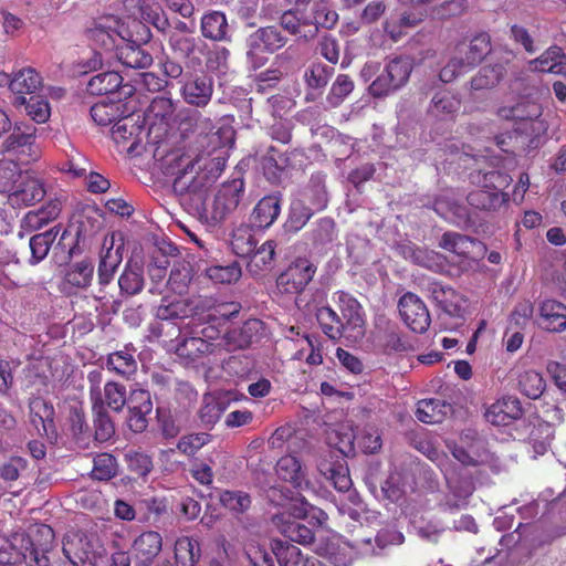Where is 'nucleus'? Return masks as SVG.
Instances as JSON below:
<instances>
[{"mask_svg":"<svg viewBox=\"0 0 566 566\" xmlns=\"http://www.w3.org/2000/svg\"><path fill=\"white\" fill-rule=\"evenodd\" d=\"M211 155L208 154L207 157L203 154L198 155L191 163V168L198 165L200 171L196 176L189 177L187 169H185L172 184V190L180 198V201L193 205L197 210L203 206L210 187L218 179L226 165L223 157Z\"/></svg>","mask_w":566,"mask_h":566,"instance_id":"obj_1","label":"nucleus"},{"mask_svg":"<svg viewBox=\"0 0 566 566\" xmlns=\"http://www.w3.org/2000/svg\"><path fill=\"white\" fill-rule=\"evenodd\" d=\"M36 534L44 543L36 544L30 535H17L13 541L0 537V564L25 566H49L48 552L51 549L54 532L51 526L42 524Z\"/></svg>","mask_w":566,"mask_h":566,"instance_id":"obj_2","label":"nucleus"},{"mask_svg":"<svg viewBox=\"0 0 566 566\" xmlns=\"http://www.w3.org/2000/svg\"><path fill=\"white\" fill-rule=\"evenodd\" d=\"M289 42V38L277 25H266L256 29L245 41V56L248 64L252 70H258L265 65L268 57L264 53L273 54L283 49Z\"/></svg>","mask_w":566,"mask_h":566,"instance_id":"obj_3","label":"nucleus"},{"mask_svg":"<svg viewBox=\"0 0 566 566\" xmlns=\"http://www.w3.org/2000/svg\"><path fill=\"white\" fill-rule=\"evenodd\" d=\"M413 70V64L408 56H395L389 59L382 71L368 87L369 94L374 97L388 96L403 87Z\"/></svg>","mask_w":566,"mask_h":566,"instance_id":"obj_4","label":"nucleus"},{"mask_svg":"<svg viewBox=\"0 0 566 566\" xmlns=\"http://www.w3.org/2000/svg\"><path fill=\"white\" fill-rule=\"evenodd\" d=\"M63 554L74 566H97L105 548L95 534L82 532L69 535L63 541Z\"/></svg>","mask_w":566,"mask_h":566,"instance_id":"obj_5","label":"nucleus"},{"mask_svg":"<svg viewBox=\"0 0 566 566\" xmlns=\"http://www.w3.org/2000/svg\"><path fill=\"white\" fill-rule=\"evenodd\" d=\"M444 478L448 489L442 502L444 510L453 512L467 507L475 490L472 473L462 468H453L444 473Z\"/></svg>","mask_w":566,"mask_h":566,"instance_id":"obj_6","label":"nucleus"},{"mask_svg":"<svg viewBox=\"0 0 566 566\" xmlns=\"http://www.w3.org/2000/svg\"><path fill=\"white\" fill-rule=\"evenodd\" d=\"M339 20V15L332 0H314L310 10L305 12L307 29L301 39L308 42L317 38L321 31L333 30Z\"/></svg>","mask_w":566,"mask_h":566,"instance_id":"obj_7","label":"nucleus"},{"mask_svg":"<svg viewBox=\"0 0 566 566\" xmlns=\"http://www.w3.org/2000/svg\"><path fill=\"white\" fill-rule=\"evenodd\" d=\"M35 133L36 128L33 125L28 124H14L11 125L9 135L3 139L1 144V151L7 154H14L18 157L27 156L30 160H35L39 157V150L35 145Z\"/></svg>","mask_w":566,"mask_h":566,"instance_id":"obj_8","label":"nucleus"},{"mask_svg":"<svg viewBox=\"0 0 566 566\" xmlns=\"http://www.w3.org/2000/svg\"><path fill=\"white\" fill-rule=\"evenodd\" d=\"M184 101L196 107H206L213 94V78L207 73H187L179 81Z\"/></svg>","mask_w":566,"mask_h":566,"instance_id":"obj_9","label":"nucleus"},{"mask_svg":"<svg viewBox=\"0 0 566 566\" xmlns=\"http://www.w3.org/2000/svg\"><path fill=\"white\" fill-rule=\"evenodd\" d=\"M316 266L307 259L297 258L276 277V286L283 293H301L313 280Z\"/></svg>","mask_w":566,"mask_h":566,"instance_id":"obj_10","label":"nucleus"},{"mask_svg":"<svg viewBox=\"0 0 566 566\" xmlns=\"http://www.w3.org/2000/svg\"><path fill=\"white\" fill-rule=\"evenodd\" d=\"M244 195V182L241 178H234L226 182L218 190L211 206L210 219L217 224L234 211Z\"/></svg>","mask_w":566,"mask_h":566,"instance_id":"obj_11","label":"nucleus"},{"mask_svg":"<svg viewBox=\"0 0 566 566\" xmlns=\"http://www.w3.org/2000/svg\"><path fill=\"white\" fill-rule=\"evenodd\" d=\"M398 308L402 321L412 332H427L431 318L426 304L418 295L407 292L400 297Z\"/></svg>","mask_w":566,"mask_h":566,"instance_id":"obj_12","label":"nucleus"},{"mask_svg":"<svg viewBox=\"0 0 566 566\" xmlns=\"http://www.w3.org/2000/svg\"><path fill=\"white\" fill-rule=\"evenodd\" d=\"M496 115L505 120L530 123L532 130L537 134L546 129L544 122L539 120L542 106L534 101L521 99L514 105L501 106L497 108Z\"/></svg>","mask_w":566,"mask_h":566,"instance_id":"obj_13","label":"nucleus"},{"mask_svg":"<svg viewBox=\"0 0 566 566\" xmlns=\"http://www.w3.org/2000/svg\"><path fill=\"white\" fill-rule=\"evenodd\" d=\"M87 91L93 95H108L113 99H125L133 95L134 87L123 84L118 72L107 71L92 76L87 83Z\"/></svg>","mask_w":566,"mask_h":566,"instance_id":"obj_14","label":"nucleus"},{"mask_svg":"<svg viewBox=\"0 0 566 566\" xmlns=\"http://www.w3.org/2000/svg\"><path fill=\"white\" fill-rule=\"evenodd\" d=\"M86 34L92 42L105 51L117 49V46H120L117 44V39L124 41V38L129 35L125 25L113 18L95 22L94 25L87 30Z\"/></svg>","mask_w":566,"mask_h":566,"instance_id":"obj_15","label":"nucleus"},{"mask_svg":"<svg viewBox=\"0 0 566 566\" xmlns=\"http://www.w3.org/2000/svg\"><path fill=\"white\" fill-rule=\"evenodd\" d=\"M221 505L237 515L238 522L249 532L258 528V522L244 514L251 507L252 500L249 493L241 490H223L219 493Z\"/></svg>","mask_w":566,"mask_h":566,"instance_id":"obj_16","label":"nucleus"},{"mask_svg":"<svg viewBox=\"0 0 566 566\" xmlns=\"http://www.w3.org/2000/svg\"><path fill=\"white\" fill-rule=\"evenodd\" d=\"M45 193L43 182L30 171L24 170L8 200L12 206L28 207L41 201Z\"/></svg>","mask_w":566,"mask_h":566,"instance_id":"obj_17","label":"nucleus"},{"mask_svg":"<svg viewBox=\"0 0 566 566\" xmlns=\"http://www.w3.org/2000/svg\"><path fill=\"white\" fill-rule=\"evenodd\" d=\"M428 292L437 306L451 317H462L464 297L450 286L433 282L428 285Z\"/></svg>","mask_w":566,"mask_h":566,"instance_id":"obj_18","label":"nucleus"},{"mask_svg":"<svg viewBox=\"0 0 566 566\" xmlns=\"http://www.w3.org/2000/svg\"><path fill=\"white\" fill-rule=\"evenodd\" d=\"M524 413L522 403L517 397L506 396L499 399L485 411V419L495 426H507L512 421L522 418Z\"/></svg>","mask_w":566,"mask_h":566,"instance_id":"obj_19","label":"nucleus"},{"mask_svg":"<svg viewBox=\"0 0 566 566\" xmlns=\"http://www.w3.org/2000/svg\"><path fill=\"white\" fill-rule=\"evenodd\" d=\"M450 453L464 467H480L488 462L489 454L481 439L472 437L471 443L448 444Z\"/></svg>","mask_w":566,"mask_h":566,"instance_id":"obj_20","label":"nucleus"},{"mask_svg":"<svg viewBox=\"0 0 566 566\" xmlns=\"http://www.w3.org/2000/svg\"><path fill=\"white\" fill-rule=\"evenodd\" d=\"M172 53L182 60L200 62L207 44L193 34L170 33L168 39Z\"/></svg>","mask_w":566,"mask_h":566,"instance_id":"obj_21","label":"nucleus"},{"mask_svg":"<svg viewBox=\"0 0 566 566\" xmlns=\"http://www.w3.org/2000/svg\"><path fill=\"white\" fill-rule=\"evenodd\" d=\"M126 2L138 10L143 22L150 23L160 33L165 34L170 30L169 19L158 2L150 0H126Z\"/></svg>","mask_w":566,"mask_h":566,"instance_id":"obj_22","label":"nucleus"},{"mask_svg":"<svg viewBox=\"0 0 566 566\" xmlns=\"http://www.w3.org/2000/svg\"><path fill=\"white\" fill-rule=\"evenodd\" d=\"M126 2L138 10L143 22L150 23L160 33L165 34L170 30L169 19L158 2L150 0H126Z\"/></svg>","mask_w":566,"mask_h":566,"instance_id":"obj_23","label":"nucleus"},{"mask_svg":"<svg viewBox=\"0 0 566 566\" xmlns=\"http://www.w3.org/2000/svg\"><path fill=\"white\" fill-rule=\"evenodd\" d=\"M200 30L203 38L216 42H230L231 29L221 11H211L201 18Z\"/></svg>","mask_w":566,"mask_h":566,"instance_id":"obj_24","label":"nucleus"},{"mask_svg":"<svg viewBox=\"0 0 566 566\" xmlns=\"http://www.w3.org/2000/svg\"><path fill=\"white\" fill-rule=\"evenodd\" d=\"M126 113H128V107L123 99H111L109 97L95 103L90 109L92 119L99 126L114 125Z\"/></svg>","mask_w":566,"mask_h":566,"instance_id":"obj_25","label":"nucleus"},{"mask_svg":"<svg viewBox=\"0 0 566 566\" xmlns=\"http://www.w3.org/2000/svg\"><path fill=\"white\" fill-rule=\"evenodd\" d=\"M144 45L142 43L123 41V44L117 46L116 56L126 67L147 69L153 64L154 59Z\"/></svg>","mask_w":566,"mask_h":566,"instance_id":"obj_26","label":"nucleus"},{"mask_svg":"<svg viewBox=\"0 0 566 566\" xmlns=\"http://www.w3.org/2000/svg\"><path fill=\"white\" fill-rule=\"evenodd\" d=\"M67 264L64 273V283L75 290L88 289L94 277V261L90 258H84Z\"/></svg>","mask_w":566,"mask_h":566,"instance_id":"obj_27","label":"nucleus"},{"mask_svg":"<svg viewBox=\"0 0 566 566\" xmlns=\"http://www.w3.org/2000/svg\"><path fill=\"white\" fill-rule=\"evenodd\" d=\"M30 418L40 434L49 436L54 431V407L41 397H35L29 402Z\"/></svg>","mask_w":566,"mask_h":566,"instance_id":"obj_28","label":"nucleus"},{"mask_svg":"<svg viewBox=\"0 0 566 566\" xmlns=\"http://www.w3.org/2000/svg\"><path fill=\"white\" fill-rule=\"evenodd\" d=\"M136 349L126 345L123 349L111 353L106 358V368L125 379H129L137 373L138 364L135 358Z\"/></svg>","mask_w":566,"mask_h":566,"instance_id":"obj_29","label":"nucleus"},{"mask_svg":"<svg viewBox=\"0 0 566 566\" xmlns=\"http://www.w3.org/2000/svg\"><path fill=\"white\" fill-rule=\"evenodd\" d=\"M281 212V196L277 193L263 197L254 207L251 223L260 229L269 228Z\"/></svg>","mask_w":566,"mask_h":566,"instance_id":"obj_30","label":"nucleus"},{"mask_svg":"<svg viewBox=\"0 0 566 566\" xmlns=\"http://www.w3.org/2000/svg\"><path fill=\"white\" fill-rule=\"evenodd\" d=\"M273 522L282 535L286 537V542L310 545L315 539L314 531L311 527L291 517L285 518L284 515H275Z\"/></svg>","mask_w":566,"mask_h":566,"instance_id":"obj_31","label":"nucleus"},{"mask_svg":"<svg viewBox=\"0 0 566 566\" xmlns=\"http://www.w3.org/2000/svg\"><path fill=\"white\" fill-rule=\"evenodd\" d=\"M509 193L504 191L490 190L481 187L471 191L468 197V203L481 211H497L509 202Z\"/></svg>","mask_w":566,"mask_h":566,"instance_id":"obj_32","label":"nucleus"},{"mask_svg":"<svg viewBox=\"0 0 566 566\" xmlns=\"http://www.w3.org/2000/svg\"><path fill=\"white\" fill-rule=\"evenodd\" d=\"M539 325L549 332L566 328V305L555 300H546L539 307Z\"/></svg>","mask_w":566,"mask_h":566,"instance_id":"obj_33","label":"nucleus"},{"mask_svg":"<svg viewBox=\"0 0 566 566\" xmlns=\"http://www.w3.org/2000/svg\"><path fill=\"white\" fill-rule=\"evenodd\" d=\"M532 71L549 72L554 74H566V54L562 48L553 45L538 57L530 62Z\"/></svg>","mask_w":566,"mask_h":566,"instance_id":"obj_34","label":"nucleus"},{"mask_svg":"<svg viewBox=\"0 0 566 566\" xmlns=\"http://www.w3.org/2000/svg\"><path fill=\"white\" fill-rule=\"evenodd\" d=\"M452 412L453 407L451 402L431 398L418 402L416 417L424 423H440Z\"/></svg>","mask_w":566,"mask_h":566,"instance_id":"obj_35","label":"nucleus"},{"mask_svg":"<svg viewBox=\"0 0 566 566\" xmlns=\"http://www.w3.org/2000/svg\"><path fill=\"white\" fill-rule=\"evenodd\" d=\"M337 303L342 313V318L347 328L358 329L361 333L364 326V314L359 302L349 293L338 292Z\"/></svg>","mask_w":566,"mask_h":566,"instance_id":"obj_36","label":"nucleus"},{"mask_svg":"<svg viewBox=\"0 0 566 566\" xmlns=\"http://www.w3.org/2000/svg\"><path fill=\"white\" fill-rule=\"evenodd\" d=\"M319 473L339 492H347L350 490L353 483L349 476V470L344 461H327L322 460L317 464Z\"/></svg>","mask_w":566,"mask_h":566,"instance_id":"obj_37","label":"nucleus"},{"mask_svg":"<svg viewBox=\"0 0 566 566\" xmlns=\"http://www.w3.org/2000/svg\"><path fill=\"white\" fill-rule=\"evenodd\" d=\"M69 432L74 443L81 449L90 447L92 433L82 408L72 406L67 416Z\"/></svg>","mask_w":566,"mask_h":566,"instance_id":"obj_38","label":"nucleus"},{"mask_svg":"<svg viewBox=\"0 0 566 566\" xmlns=\"http://www.w3.org/2000/svg\"><path fill=\"white\" fill-rule=\"evenodd\" d=\"M461 108V98L450 91H440L431 99L428 112L441 119L453 118Z\"/></svg>","mask_w":566,"mask_h":566,"instance_id":"obj_39","label":"nucleus"},{"mask_svg":"<svg viewBox=\"0 0 566 566\" xmlns=\"http://www.w3.org/2000/svg\"><path fill=\"white\" fill-rule=\"evenodd\" d=\"M144 268L137 262L129 260L118 277L120 293L126 296H134L144 287Z\"/></svg>","mask_w":566,"mask_h":566,"instance_id":"obj_40","label":"nucleus"},{"mask_svg":"<svg viewBox=\"0 0 566 566\" xmlns=\"http://www.w3.org/2000/svg\"><path fill=\"white\" fill-rule=\"evenodd\" d=\"M93 428L92 434L94 441L98 443L109 441L115 434V423L102 402L92 403Z\"/></svg>","mask_w":566,"mask_h":566,"instance_id":"obj_41","label":"nucleus"},{"mask_svg":"<svg viewBox=\"0 0 566 566\" xmlns=\"http://www.w3.org/2000/svg\"><path fill=\"white\" fill-rule=\"evenodd\" d=\"M114 242L112 241L111 247L106 248L99 258V263L97 268V279L101 289L108 285L114 274L122 263V247L113 248Z\"/></svg>","mask_w":566,"mask_h":566,"instance_id":"obj_42","label":"nucleus"},{"mask_svg":"<svg viewBox=\"0 0 566 566\" xmlns=\"http://www.w3.org/2000/svg\"><path fill=\"white\" fill-rule=\"evenodd\" d=\"M506 67L504 63L484 65L471 78L470 86L473 91L494 88L504 78Z\"/></svg>","mask_w":566,"mask_h":566,"instance_id":"obj_43","label":"nucleus"},{"mask_svg":"<svg viewBox=\"0 0 566 566\" xmlns=\"http://www.w3.org/2000/svg\"><path fill=\"white\" fill-rule=\"evenodd\" d=\"M163 538L158 532L148 531L142 533L133 544V549L139 560L153 563L155 557L161 552Z\"/></svg>","mask_w":566,"mask_h":566,"instance_id":"obj_44","label":"nucleus"},{"mask_svg":"<svg viewBox=\"0 0 566 566\" xmlns=\"http://www.w3.org/2000/svg\"><path fill=\"white\" fill-rule=\"evenodd\" d=\"M275 248L276 243L274 240H268L259 248H255L248 263L249 271L254 275L271 271L275 262Z\"/></svg>","mask_w":566,"mask_h":566,"instance_id":"obj_45","label":"nucleus"},{"mask_svg":"<svg viewBox=\"0 0 566 566\" xmlns=\"http://www.w3.org/2000/svg\"><path fill=\"white\" fill-rule=\"evenodd\" d=\"M59 232L60 228L53 227L30 238L29 247L31 251V258L29 259V263L31 265H35L46 258L51 247L56 240Z\"/></svg>","mask_w":566,"mask_h":566,"instance_id":"obj_46","label":"nucleus"},{"mask_svg":"<svg viewBox=\"0 0 566 566\" xmlns=\"http://www.w3.org/2000/svg\"><path fill=\"white\" fill-rule=\"evenodd\" d=\"M263 332V323L258 318L247 319L239 328L228 333V338L232 340L237 347L247 348L253 342H256Z\"/></svg>","mask_w":566,"mask_h":566,"instance_id":"obj_47","label":"nucleus"},{"mask_svg":"<svg viewBox=\"0 0 566 566\" xmlns=\"http://www.w3.org/2000/svg\"><path fill=\"white\" fill-rule=\"evenodd\" d=\"M41 76L34 69H22L14 74L10 82V90L18 96L33 95L41 86Z\"/></svg>","mask_w":566,"mask_h":566,"instance_id":"obj_48","label":"nucleus"},{"mask_svg":"<svg viewBox=\"0 0 566 566\" xmlns=\"http://www.w3.org/2000/svg\"><path fill=\"white\" fill-rule=\"evenodd\" d=\"M483 247V244L471 237L458 232H444L440 239L439 247L453 252L460 256H468L474 247Z\"/></svg>","mask_w":566,"mask_h":566,"instance_id":"obj_49","label":"nucleus"},{"mask_svg":"<svg viewBox=\"0 0 566 566\" xmlns=\"http://www.w3.org/2000/svg\"><path fill=\"white\" fill-rule=\"evenodd\" d=\"M491 38L488 33L475 35L469 44H459L457 53H464L468 56V64L478 65L491 52Z\"/></svg>","mask_w":566,"mask_h":566,"instance_id":"obj_50","label":"nucleus"},{"mask_svg":"<svg viewBox=\"0 0 566 566\" xmlns=\"http://www.w3.org/2000/svg\"><path fill=\"white\" fill-rule=\"evenodd\" d=\"M14 105H23L25 113L35 123H45L51 115V108L48 99L44 96L33 94L29 97H15Z\"/></svg>","mask_w":566,"mask_h":566,"instance_id":"obj_51","label":"nucleus"},{"mask_svg":"<svg viewBox=\"0 0 566 566\" xmlns=\"http://www.w3.org/2000/svg\"><path fill=\"white\" fill-rule=\"evenodd\" d=\"M316 318L323 333L334 340L339 339L347 328L343 318L329 306L319 307Z\"/></svg>","mask_w":566,"mask_h":566,"instance_id":"obj_52","label":"nucleus"},{"mask_svg":"<svg viewBox=\"0 0 566 566\" xmlns=\"http://www.w3.org/2000/svg\"><path fill=\"white\" fill-rule=\"evenodd\" d=\"M77 232L72 235L67 230H64L59 239V242L53 248V259L59 265L67 264L75 256L82 253L78 244Z\"/></svg>","mask_w":566,"mask_h":566,"instance_id":"obj_53","label":"nucleus"},{"mask_svg":"<svg viewBox=\"0 0 566 566\" xmlns=\"http://www.w3.org/2000/svg\"><path fill=\"white\" fill-rule=\"evenodd\" d=\"M216 345L201 337L184 338L176 347V353L179 357L188 358L192 361L212 354Z\"/></svg>","mask_w":566,"mask_h":566,"instance_id":"obj_54","label":"nucleus"},{"mask_svg":"<svg viewBox=\"0 0 566 566\" xmlns=\"http://www.w3.org/2000/svg\"><path fill=\"white\" fill-rule=\"evenodd\" d=\"M275 470L282 480L290 482L294 488H301L305 481L301 462L293 455L282 457L277 461Z\"/></svg>","mask_w":566,"mask_h":566,"instance_id":"obj_55","label":"nucleus"},{"mask_svg":"<svg viewBox=\"0 0 566 566\" xmlns=\"http://www.w3.org/2000/svg\"><path fill=\"white\" fill-rule=\"evenodd\" d=\"M102 403L107 410L119 413L127 403L126 386L117 381H107L102 392Z\"/></svg>","mask_w":566,"mask_h":566,"instance_id":"obj_56","label":"nucleus"},{"mask_svg":"<svg viewBox=\"0 0 566 566\" xmlns=\"http://www.w3.org/2000/svg\"><path fill=\"white\" fill-rule=\"evenodd\" d=\"M201 556L200 544L191 537H182L176 542L175 558L177 566H196Z\"/></svg>","mask_w":566,"mask_h":566,"instance_id":"obj_57","label":"nucleus"},{"mask_svg":"<svg viewBox=\"0 0 566 566\" xmlns=\"http://www.w3.org/2000/svg\"><path fill=\"white\" fill-rule=\"evenodd\" d=\"M271 549L280 566H300L303 560L301 549L290 542L273 539Z\"/></svg>","mask_w":566,"mask_h":566,"instance_id":"obj_58","label":"nucleus"},{"mask_svg":"<svg viewBox=\"0 0 566 566\" xmlns=\"http://www.w3.org/2000/svg\"><path fill=\"white\" fill-rule=\"evenodd\" d=\"M191 316L188 298H178L171 302L163 300L156 308V317L160 321L176 322Z\"/></svg>","mask_w":566,"mask_h":566,"instance_id":"obj_59","label":"nucleus"},{"mask_svg":"<svg viewBox=\"0 0 566 566\" xmlns=\"http://www.w3.org/2000/svg\"><path fill=\"white\" fill-rule=\"evenodd\" d=\"M118 464L116 458L107 452L98 453L93 459L91 476L97 481H109L117 475Z\"/></svg>","mask_w":566,"mask_h":566,"instance_id":"obj_60","label":"nucleus"},{"mask_svg":"<svg viewBox=\"0 0 566 566\" xmlns=\"http://www.w3.org/2000/svg\"><path fill=\"white\" fill-rule=\"evenodd\" d=\"M23 170L12 160H0V193L7 195L8 198L14 190L18 181L23 175Z\"/></svg>","mask_w":566,"mask_h":566,"instance_id":"obj_61","label":"nucleus"},{"mask_svg":"<svg viewBox=\"0 0 566 566\" xmlns=\"http://www.w3.org/2000/svg\"><path fill=\"white\" fill-rule=\"evenodd\" d=\"M205 274L216 284H231L241 277V266L237 261L228 265H212L205 269Z\"/></svg>","mask_w":566,"mask_h":566,"instance_id":"obj_62","label":"nucleus"},{"mask_svg":"<svg viewBox=\"0 0 566 566\" xmlns=\"http://www.w3.org/2000/svg\"><path fill=\"white\" fill-rule=\"evenodd\" d=\"M142 130V126L138 124V119L134 118V115L128 113L120 119H117L112 128V138L118 144L137 136Z\"/></svg>","mask_w":566,"mask_h":566,"instance_id":"obj_63","label":"nucleus"},{"mask_svg":"<svg viewBox=\"0 0 566 566\" xmlns=\"http://www.w3.org/2000/svg\"><path fill=\"white\" fill-rule=\"evenodd\" d=\"M191 280L192 268L190 263L186 261H179L174 264L167 281V285H169L174 292L182 294L187 290Z\"/></svg>","mask_w":566,"mask_h":566,"instance_id":"obj_64","label":"nucleus"}]
</instances>
